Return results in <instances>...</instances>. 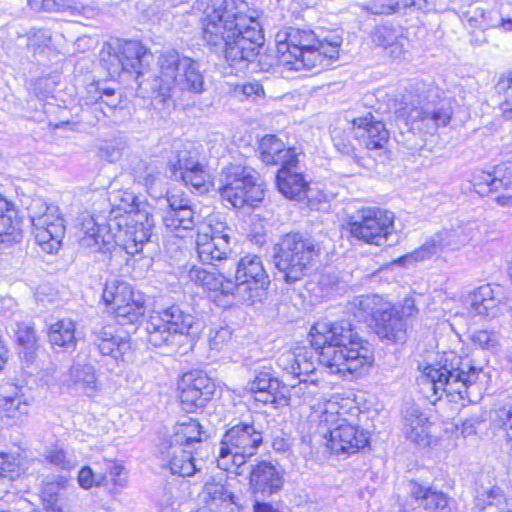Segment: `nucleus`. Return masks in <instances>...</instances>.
<instances>
[{"mask_svg": "<svg viewBox=\"0 0 512 512\" xmlns=\"http://www.w3.org/2000/svg\"><path fill=\"white\" fill-rule=\"evenodd\" d=\"M207 437L206 432L202 429L197 419L186 417L182 421L178 422L174 428V434L172 437V443L177 446L174 455L177 454V450L186 454L184 458L174 457L170 461V470L173 475L179 477H190L194 474L196 467L191 457L192 452L187 451L182 446L191 447L194 443H200Z\"/></svg>", "mask_w": 512, "mask_h": 512, "instance_id": "obj_20", "label": "nucleus"}, {"mask_svg": "<svg viewBox=\"0 0 512 512\" xmlns=\"http://www.w3.org/2000/svg\"><path fill=\"white\" fill-rule=\"evenodd\" d=\"M418 309L415 306V299L413 297H406L403 300L401 311H399L400 317L409 318L417 314Z\"/></svg>", "mask_w": 512, "mask_h": 512, "instance_id": "obj_64", "label": "nucleus"}, {"mask_svg": "<svg viewBox=\"0 0 512 512\" xmlns=\"http://www.w3.org/2000/svg\"><path fill=\"white\" fill-rule=\"evenodd\" d=\"M371 39L375 45L389 49L393 58H401L404 55V38L400 31L390 25H381L371 32Z\"/></svg>", "mask_w": 512, "mask_h": 512, "instance_id": "obj_36", "label": "nucleus"}, {"mask_svg": "<svg viewBox=\"0 0 512 512\" xmlns=\"http://www.w3.org/2000/svg\"><path fill=\"white\" fill-rule=\"evenodd\" d=\"M375 330L380 338L392 342L403 341L406 336V321L389 303V309L382 310V314L377 316Z\"/></svg>", "mask_w": 512, "mask_h": 512, "instance_id": "obj_33", "label": "nucleus"}, {"mask_svg": "<svg viewBox=\"0 0 512 512\" xmlns=\"http://www.w3.org/2000/svg\"><path fill=\"white\" fill-rule=\"evenodd\" d=\"M355 137L368 150L384 148L388 142L389 133L382 121L376 120L371 113L353 120Z\"/></svg>", "mask_w": 512, "mask_h": 512, "instance_id": "obj_25", "label": "nucleus"}, {"mask_svg": "<svg viewBox=\"0 0 512 512\" xmlns=\"http://www.w3.org/2000/svg\"><path fill=\"white\" fill-rule=\"evenodd\" d=\"M157 65L153 88L162 102L181 99L185 95H200L205 91L204 76L192 58L168 50L158 57Z\"/></svg>", "mask_w": 512, "mask_h": 512, "instance_id": "obj_4", "label": "nucleus"}, {"mask_svg": "<svg viewBox=\"0 0 512 512\" xmlns=\"http://www.w3.org/2000/svg\"><path fill=\"white\" fill-rule=\"evenodd\" d=\"M193 323V316L177 305L153 311L146 324L147 340L155 347L181 345Z\"/></svg>", "mask_w": 512, "mask_h": 512, "instance_id": "obj_13", "label": "nucleus"}, {"mask_svg": "<svg viewBox=\"0 0 512 512\" xmlns=\"http://www.w3.org/2000/svg\"><path fill=\"white\" fill-rule=\"evenodd\" d=\"M348 227L354 238L381 246L394 233V214L376 207L362 208L351 218Z\"/></svg>", "mask_w": 512, "mask_h": 512, "instance_id": "obj_18", "label": "nucleus"}, {"mask_svg": "<svg viewBox=\"0 0 512 512\" xmlns=\"http://www.w3.org/2000/svg\"><path fill=\"white\" fill-rule=\"evenodd\" d=\"M258 150L262 162L267 165L284 167L298 164L295 150L286 148L284 143L274 135L264 136L259 143Z\"/></svg>", "mask_w": 512, "mask_h": 512, "instance_id": "obj_29", "label": "nucleus"}, {"mask_svg": "<svg viewBox=\"0 0 512 512\" xmlns=\"http://www.w3.org/2000/svg\"><path fill=\"white\" fill-rule=\"evenodd\" d=\"M108 226L131 233V238H135V244L142 252L144 245L151 238L154 221L146 211L138 209L136 196L133 193L118 191L112 195Z\"/></svg>", "mask_w": 512, "mask_h": 512, "instance_id": "obj_10", "label": "nucleus"}, {"mask_svg": "<svg viewBox=\"0 0 512 512\" xmlns=\"http://www.w3.org/2000/svg\"><path fill=\"white\" fill-rule=\"evenodd\" d=\"M228 231L229 228L224 223L217 222L215 224L210 223L204 228V231L199 232L198 234H207V236L211 238L222 237L224 240L230 241Z\"/></svg>", "mask_w": 512, "mask_h": 512, "instance_id": "obj_61", "label": "nucleus"}, {"mask_svg": "<svg viewBox=\"0 0 512 512\" xmlns=\"http://www.w3.org/2000/svg\"><path fill=\"white\" fill-rule=\"evenodd\" d=\"M283 475L271 462L262 461L250 472V480H281Z\"/></svg>", "mask_w": 512, "mask_h": 512, "instance_id": "obj_50", "label": "nucleus"}, {"mask_svg": "<svg viewBox=\"0 0 512 512\" xmlns=\"http://www.w3.org/2000/svg\"><path fill=\"white\" fill-rule=\"evenodd\" d=\"M262 440V433L252 424L241 422L232 426L220 442L218 468L234 476L242 475L247 459L255 454Z\"/></svg>", "mask_w": 512, "mask_h": 512, "instance_id": "obj_9", "label": "nucleus"}, {"mask_svg": "<svg viewBox=\"0 0 512 512\" xmlns=\"http://www.w3.org/2000/svg\"><path fill=\"white\" fill-rule=\"evenodd\" d=\"M102 299L109 311L123 322L136 323L146 311L145 295L118 279L106 281Z\"/></svg>", "mask_w": 512, "mask_h": 512, "instance_id": "obj_17", "label": "nucleus"}, {"mask_svg": "<svg viewBox=\"0 0 512 512\" xmlns=\"http://www.w3.org/2000/svg\"><path fill=\"white\" fill-rule=\"evenodd\" d=\"M78 220V241L81 248L95 253L110 251L114 245H118L129 255L141 253L135 244V238H131V233L123 232V229H112L108 222L101 224L87 212L82 213Z\"/></svg>", "mask_w": 512, "mask_h": 512, "instance_id": "obj_12", "label": "nucleus"}, {"mask_svg": "<svg viewBox=\"0 0 512 512\" xmlns=\"http://www.w3.org/2000/svg\"><path fill=\"white\" fill-rule=\"evenodd\" d=\"M196 250L202 263L214 265L227 258L231 250L230 241L222 237L211 238L207 234H197Z\"/></svg>", "mask_w": 512, "mask_h": 512, "instance_id": "obj_35", "label": "nucleus"}, {"mask_svg": "<svg viewBox=\"0 0 512 512\" xmlns=\"http://www.w3.org/2000/svg\"><path fill=\"white\" fill-rule=\"evenodd\" d=\"M75 329V322L69 318H64L51 324L48 329L50 344L65 349L74 348L76 346Z\"/></svg>", "mask_w": 512, "mask_h": 512, "instance_id": "obj_41", "label": "nucleus"}, {"mask_svg": "<svg viewBox=\"0 0 512 512\" xmlns=\"http://www.w3.org/2000/svg\"><path fill=\"white\" fill-rule=\"evenodd\" d=\"M269 285V275L262 259L257 255L248 254L237 262L234 279H228L226 288L233 290L235 298L253 304L261 298Z\"/></svg>", "mask_w": 512, "mask_h": 512, "instance_id": "obj_14", "label": "nucleus"}, {"mask_svg": "<svg viewBox=\"0 0 512 512\" xmlns=\"http://www.w3.org/2000/svg\"><path fill=\"white\" fill-rule=\"evenodd\" d=\"M170 170L175 180H181L200 192L208 191L210 175L194 159L179 156L176 162L170 161Z\"/></svg>", "mask_w": 512, "mask_h": 512, "instance_id": "obj_26", "label": "nucleus"}, {"mask_svg": "<svg viewBox=\"0 0 512 512\" xmlns=\"http://www.w3.org/2000/svg\"><path fill=\"white\" fill-rule=\"evenodd\" d=\"M395 114L410 131L424 134H433L440 126H446L452 116L448 108L429 107L423 84H416L405 90Z\"/></svg>", "mask_w": 512, "mask_h": 512, "instance_id": "obj_8", "label": "nucleus"}, {"mask_svg": "<svg viewBox=\"0 0 512 512\" xmlns=\"http://www.w3.org/2000/svg\"><path fill=\"white\" fill-rule=\"evenodd\" d=\"M471 340L482 349H493L499 342V335L488 330H478L472 333Z\"/></svg>", "mask_w": 512, "mask_h": 512, "instance_id": "obj_54", "label": "nucleus"}, {"mask_svg": "<svg viewBox=\"0 0 512 512\" xmlns=\"http://www.w3.org/2000/svg\"><path fill=\"white\" fill-rule=\"evenodd\" d=\"M480 368L467 356L446 353L437 365L426 366L418 377V385L427 398L441 399L443 395L452 401L472 402L471 388L477 382Z\"/></svg>", "mask_w": 512, "mask_h": 512, "instance_id": "obj_3", "label": "nucleus"}, {"mask_svg": "<svg viewBox=\"0 0 512 512\" xmlns=\"http://www.w3.org/2000/svg\"><path fill=\"white\" fill-rule=\"evenodd\" d=\"M496 90L504 95L507 105L512 104V70L499 79Z\"/></svg>", "mask_w": 512, "mask_h": 512, "instance_id": "obj_59", "label": "nucleus"}, {"mask_svg": "<svg viewBox=\"0 0 512 512\" xmlns=\"http://www.w3.org/2000/svg\"><path fill=\"white\" fill-rule=\"evenodd\" d=\"M60 482H44L40 491L45 508L50 512H73L68 506L58 504Z\"/></svg>", "mask_w": 512, "mask_h": 512, "instance_id": "obj_47", "label": "nucleus"}, {"mask_svg": "<svg viewBox=\"0 0 512 512\" xmlns=\"http://www.w3.org/2000/svg\"><path fill=\"white\" fill-rule=\"evenodd\" d=\"M93 342L103 355L113 357L115 360L122 358L131 348L130 341L116 334L113 325H102L93 330Z\"/></svg>", "mask_w": 512, "mask_h": 512, "instance_id": "obj_28", "label": "nucleus"}, {"mask_svg": "<svg viewBox=\"0 0 512 512\" xmlns=\"http://www.w3.org/2000/svg\"><path fill=\"white\" fill-rule=\"evenodd\" d=\"M430 422L421 408L415 404L406 406L403 414V431L405 437L419 446L430 443Z\"/></svg>", "mask_w": 512, "mask_h": 512, "instance_id": "obj_27", "label": "nucleus"}, {"mask_svg": "<svg viewBox=\"0 0 512 512\" xmlns=\"http://www.w3.org/2000/svg\"><path fill=\"white\" fill-rule=\"evenodd\" d=\"M52 35L46 29H32L28 33V47L40 51L50 46Z\"/></svg>", "mask_w": 512, "mask_h": 512, "instance_id": "obj_52", "label": "nucleus"}, {"mask_svg": "<svg viewBox=\"0 0 512 512\" xmlns=\"http://www.w3.org/2000/svg\"><path fill=\"white\" fill-rule=\"evenodd\" d=\"M30 8L36 12H69L76 16L81 13L80 7L71 0H28Z\"/></svg>", "mask_w": 512, "mask_h": 512, "instance_id": "obj_45", "label": "nucleus"}, {"mask_svg": "<svg viewBox=\"0 0 512 512\" xmlns=\"http://www.w3.org/2000/svg\"><path fill=\"white\" fill-rule=\"evenodd\" d=\"M218 190L222 199L234 208L254 206L264 198L258 173L240 165H230L222 170Z\"/></svg>", "mask_w": 512, "mask_h": 512, "instance_id": "obj_11", "label": "nucleus"}, {"mask_svg": "<svg viewBox=\"0 0 512 512\" xmlns=\"http://www.w3.org/2000/svg\"><path fill=\"white\" fill-rule=\"evenodd\" d=\"M503 167L495 168L494 173L477 171L473 175V184L478 188V192H483V187H488L490 191H497L500 188H507L510 181L502 177Z\"/></svg>", "mask_w": 512, "mask_h": 512, "instance_id": "obj_46", "label": "nucleus"}, {"mask_svg": "<svg viewBox=\"0 0 512 512\" xmlns=\"http://www.w3.org/2000/svg\"><path fill=\"white\" fill-rule=\"evenodd\" d=\"M412 499L432 512H447L448 500L444 493L415 484L412 488Z\"/></svg>", "mask_w": 512, "mask_h": 512, "instance_id": "obj_42", "label": "nucleus"}, {"mask_svg": "<svg viewBox=\"0 0 512 512\" xmlns=\"http://www.w3.org/2000/svg\"><path fill=\"white\" fill-rule=\"evenodd\" d=\"M249 390L254 394L255 400L263 404H289V398L281 391V383L272 375L271 368L263 367L257 370L253 381L249 383Z\"/></svg>", "mask_w": 512, "mask_h": 512, "instance_id": "obj_24", "label": "nucleus"}, {"mask_svg": "<svg viewBox=\"0 0 512 512\" xmlns=\"http://www.w3.org/2000/svg\"><path fill=\"white\" fill-rule=\"evenodd\" d=\"M29 211L32 233L37 244L46 253L57 252L65 235L64 219L59 208L48 205L41 199H35Z\"/></svg>", "mask_w": 512, "mask_h": 512, "instance_id": "obj_16", "label": "nucleus"}, {"mask_svg": "<svg viewBox=\"0 0 512 512\" xmlns=\"http://www.w3.org/2000/svg\"><path fill=\"white\" fill-rule=\"evenodd\" d=\"M103 94V99H101L99 103V111H101L103 115L106 116L107 112L103 109L102 105H105L109 111H112L118 106L120 99L115 96L113 89H103Z\"/></svg>", "mask_w": 512, "mask_h": 512, "instance_id": "obj_62", "label": "nucleus"}, {"mask_svg": "<svg viewBox=\"0 0 512 512\" xmlns=\"http://www.w3.org/2000/svg\"><path fill=\"white\" fill-rule=\"evenodd\" d=\"M21 222L12 203L0 195V249L22 240Z\"/></svg>", "mask_w": 512, "mask_h": 512, "instance_id": "obj_31", "label": "nucleus"}, {"mask_svg": "<svg viewBox=\"0 0 512 512\" xmlns=\"http://www.w3.org/2000/svg\"><path fill=\"white\" fill-rule=\"evenodd\" d=\"M204 10L203 39L218 53L225 41L233 38L239 30L250 23L254 16H248V4L243 0H211Z\"/></svg>", "mask_w": 512, "mask_h": 512, "instance_id": "obj_6", "label": "nucleus"}, {"mask_svg": "<svg viewBox=\"0 0 512 512\" xmlns=\"http://www.w3.org/2000/svg\"><path fill=\"white\" fill-rule=\"evenodd\" d=\"M70 379L78 389L89 396L97 389L94 368L89 364H74L70 369Z\"/></svg>", "mask_w": 512, "mask_h": 512, "instance_id": "obj_44", "label": "nucleus"}, {"mask_svg": "<svg viewBox=\"0 0 512 512\" xmlns=\"http://www.w3.org/2000/svg\"><path fill=\"white\" fill-rule=\"evenodd\" d=\"M278 366L295 377H310L316 370L313 355L304 347L283 352L277 358Z\"/></svg>", "mask_w": 512, "mask_h": 512, "instance_id": "obj_30", "label": "nucleus"}, {"mask_svg": "<svg viewBox=\"0 0 512 512\" xmlns=\"http://www.w3.org/2000/svg\"><path fill=\"white\" fill-rule=\"evenodd\" d=\"M276 184L279 192L288 199L301 200L305 198L308 183L297 164L281 167L277 173Z\"/></svg>", "mask_w": 512, "mask_h": 512, "instance_id": "obj_32", "label": "nucleus"}, {"mask_svg": "<svg viewBox=\"0 0 512 512\" xmlns=\"http://www.w3.org/2000/svg\"><path fill=\"white\" fill-rule=\"evenodd\" d=\"M147 54L146 47L139 41L116 39L104 43L99 57L111 77L122 72L139 76L143 73Z\"/></svg>", "mask_w": 512, "mask_h": 512, "instance_id": "obj_15", "label": "nucleus"}, {"mask_svg": "<svg viewBox=\"0 0 512 512\" xmlns=\"http://www.w3.org/2000/svg\"><path fill=\"white\" fill-rule=\"evenodd\" d=\"M250 485L255 494V499L259 498L260 502L281 488L280 485H273L272 482H250Z\"/></svg>", "mask_w": 512, "mask_h": 512, "instance_id": "obj_58", "label": "nucleus"}, {"mask_svg": "<svg viewBox=\"0 0 512 512\" xmlns=\"http://www.w3.org/2000/svg\"><path fill=\"white\" fill-rule=\"evenodd\" d=\"M231 339V331L227 327L212 329L209 333V345L213 350H221Z\"/></svg>", "mask_w": 512, "mask_h": 512, "instance_id": "obj_57", "label": "nucleus"}, {"mask_svg": "<svg viewBox=\"0 0 512 512\" xmlns=\"http://www.w3.org/2000/svg\"><path fill=\"white\" fill-rule=\"evenodd\" d=\"M341 39L321 41L312 30L287 28L277 34L279 63L288 70H315L329 67L339 57Z\"/></svg>", "mask_w": 512, "mask_h": 512, "instance_id": "obj_2", "label": "nucleus"}, {"mask_svg": "<svg viewBox=\"0 0 512 512\" xmlns=\"http://www.w3.org/2000/svg\"><path fill=\"white\" fill-rule=\"evenodd\" d=\"M168 209L163 215V223L167 230L175 236L183 238L184 232L191 231L195 226V212L190 200L172 194L167 198Z\"/></svg>", "mask_w": 512, "mask_h": 512, "instance_id": "obj_23", "label": "nucleus"}, {"mask_svg": "<svg viewBox=\"0 0 512 512\" xmlns=\"http://www.w3.org/2000/svg\"><path fill=\"white\" fill-rule=\"evenodd\" d=\"M29 412V403L24 394L16 391L0 396V414L14 422L22 421Z\"/></svg>", "mask_w": 512, "mask_h": 512, "instance_id": "obj_43", "label": "nucleus"}, {"mask_svg": "<svg viewBox=\"0 0 512 512\" xmlns=\"http://www.w3.org/2000/svg\"><path fill=\"white\" fill-rule=\"evenodd\" d=\"M144 171H136V178L140 183H143L145 186H149L153 184L156 179L157 173L155 167L152 165H144Z\"/></svg>", "mask_w": 512, "mask_h": 512, "instance_id": "obj_63", "label": "nucleus"}, {"mask_svg": "<svg viewBox=\"0 0 512 512\" xmlns=\"http://www.w3.org/2000/svg\"><path fill=\"white\" fill-rule=\"evenodd\" d=\"M273 251L274 265L286 283H295L306 276L320 253L312 239L299 233L282 236Z\"/></svg>", "mask_w": 512, "mask_h": 512, "instance_id": "obj_7", "label": "nucleus"}, {"mask_svg": "<svg viewBox=\"0 0 512 512\" xmlns=\"http://www.w3.org/2000/svg\"><path fill=\"white\" fill-rule=\"evenodd\" d=\"M362 9L373 15H391L399 11L400 4L395 0H371Z\"/></svg>", "mask_w": 512, "mask_h": 512, "instance_id": "obj_49", "label": "nucleus"}, {"mask_svg": "<svg viewBox=\"0 0 512 512\" xmlns=\"http://www.w3.org/2000/svg\"><path fill=\"white\" fill-rule=\"evenodd\" d=\"M293 392L296 395L303 397L304 400L311 398L318 394V380L316 378H303L299 380L297 385L292 386Z\"/></svg>", "mask_w": 512, "mask_h": 512, "instance_id": "obj_55", "label": "nucleus"}, {"mask_svg": "<svg viewBox=\"0 0 512 512\" xmlns=\"http://www.w3.org/2000/svg\"><path fill=\"white\" fill-rule=\"evenodd\" d=\"M124 149V142L109 141L99 148V156L110 163H115L121 158Z\"/></svg>", "mask_w": 512, "mask_h": 512, "instance_id": "obj_53", "label": "nucleus"}, {"mask_svg": "<svg viewBox=\"0 0 512 512\" xmlns=\"http://www.w3.org/2000/svg\"><path fill=\"white\" fill-rule=\"evenodd\" d=\"M16 341L19 347V355L22 361L29 366L33 364L39 349L38 336L33 326L18 324L16 330Z\"/></svg>", "mask_w": 512, "mask_h": 512, "instance_id": "obj_39", "label": "nucleus"}, {"mask_svg": "<svg viewBox=\"0 0 512 512\" xmlns=\"http://www.w3.org/2000/svg\"><path fill=\"white\" fill-rule=\"evenodd\" d=\"M243 30L225 41L223 49L218 50L224 54L231 73L244 71L259 54L264 37L259 22L255 19L243 27Z\"/></svg>", "mask_w": 512, "mask_h": 512, "instance_id": "obj_19", "label": "nucleus"}, {"mask_svg": "<svg viewBox=\"0 0 512 512\" xmlns=\"http://www.w3.org/2000/svg\"><path fill=\"white\" fill-rule=\"evenodd\" d=\"M469 302L474 313L493 318L500 311L499 288L494 289L490 284L482 285L470 293Z\"/></svg>", "mask_w": 512, "mask_h": 512, "instance_id": "obj_34", "label": "nucleus"}, {"mask_svg": "<svg viewBox=\"0 0 512 512\" xmlns=\"http://www.w3.org/2000/svg\"><path fill=\"white\" fill-rule=\"evenodd\" d=\"M389 309V302L379 295H366L356 297L351 303V311L361 321H377V316L382 310Z\"/></svg>", "mask_w": 512, "mask_h": 512, "instance_id": "obj_37", "label": "nucleus"}, {"mask_svg": "<svg viewBox=\"0 0 512 512\" xmlns=\"http://www.w3.org/2000/svg\"><path fill=\"white\" fill-rule=\"evenodd\" d=\"M45 458L49 463L62 470H71L77 465L74 457L63 449H51L46 453Z\"/></svg>", "mask_w": 512, "mask_h": 512, "instance_id": "obj_51", "label": "nucleus"}, {"mask_svg": "<svg viewBox=\"0 0 512 512\" xmlns=\"http://www.w3.org/2000/svg\"><path fill=\"white\" fill-rule=\"evenodd\" d=\"M189 279L202 286L203 288L212 291L220 292L224 296H233V290L226 288L228 279L222 273H215L207 271L198 266H192L188 271Z\"/></svg>", "mask_w": 512, "mask_h": 512, "instance_id": "obj_38", "label": "nucleus"}, {"mask_svg": "<svg viewBox=\"0 0 512 512\" xmlns=\"http://www.w3.org/2000/svg\"><path fill=\"white\" fill-rule=\"evenodd\" d=\"M178 390L182 408L187 412H194L211 399L215 384L205 374L189 372L182 376Z\"/></svg>", "mask_w": 512, "mask_h": 512, "instance_id": "obj_22", "label": "nucleus"}, {"mask_svg": "<svg viewBox=\"0 0 512 512\" xmlns=\"http://www.w3.org/2000/svg\"><path fill=\"white\" fill-rule=\"evenodd\" d=\"M506 505L503 491L495 485L481 486L476 490L474 508L476 512H499Z\"/></svg>", "mask_w": 512, "mask_h": 512, "instance_id": "obj_40", "label": "nucleus"}, {"mask_svg": "<svg viewBox=\"0 0 512 512\" xmlns=\"http://www.w3.org/2000/svg\"><path fill=\"white\" fill-rule=\"evenodd\" d=\"M475 236L470 226H461L451 230H443L437 233L432 240L424 243L413 253L398 260L402 264L413 263L429 259L443 250L455 251L467 245Z\"/></svg>", "mask_w": 512, "mask_h": 512, "instance_id": "obj_21", "label": "nucleus"}, {"mask_svg": "<svg viewBox=\"0 0 512 512\" xmlns=\"http://www.w3.org/2000/svg\"><path fill=\"white\" fill-rule=\"evenodd\" d=\"M346 413L339 398L332 397L313 405L309 415L310 422L318 424L324 438L329 434L327 447L335 454H354L368 443L367 433L349 421Z\"/></svg>", "mask_w": 512, "mask_h": 512, "instance_id": "obj_5", "label": "nucleus"}, {"mask_svg": "<svg viewBox=\"0 0 512 512\" xmlns=\"http://www.w3.org/2000/svg\"><path fill=\"white\" fill-rule=\"evenodd\" d=\"M311 344L319 350V361L331 374L360 376L374 362L368 344L346 320L315 323L310 330Z\"/></svg>", "mask_w": 512, "mask_h": 512, "instance_id": "obj_1", "label": "nucleus"}, {"mask_svg": "<svg viewBox=\"0 0 512 512\" xmlns=\"http://www.w3.org/2000/svg\"><path fill=\"white\" fill-rule=\"evenodd\" d=\"M87 95L84 97L86 105H96L95 112L99 110V103L103 99V89L96 83H91L86 88Z\"/></svg>", "mask_w": 512, "mask_h": 512, "instance_id": "obj_60", "label": "nucleus"}, {"mask_svg": "<svg viewBox=\"0 0 512 512\" xmlns=\"http://www.w3.org/2000/svg\"><path fill=\"white\" fill-rule=\"evenodd\" d=\"M18 463L16 459L9 454L0 453V477L14 480L18 477Z\"/></svg>", "mask_w": 512, "mask_h": 512, "instance_id": "obj_56", "label": "nucleus"}, {"mask_svg": "<svg viewBox=\"0 0 512 512\" xmlns=\"http://www.w3.org/2000/svg\"><path fill=\"white\" fill-rule=\"evenodd\" d=\"M204 493L212 502L221 504H236L235 496L228 492L221 482H206Z\"/></svg>", "mask_w": 512, "mask_h": 512, "instance_id": "obj_48", "label": "nucleus"}]
</instances>
